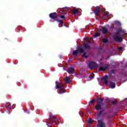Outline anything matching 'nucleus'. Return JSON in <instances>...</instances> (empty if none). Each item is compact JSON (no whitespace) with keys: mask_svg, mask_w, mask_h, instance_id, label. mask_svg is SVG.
I'll return each instance as SVG.
<instances>
[{"mask_svg":"<svg viewBox=\"0 0 127 127\" xmlns=\"http://www.w3.org/2000/svg\"><path fill=\"white\" fill-rule=\"evenodd\" d=\"M97 123H98L99 127H106V124H105V123H104L103 122V120H98L97 121Z\"/></svg>","mask_w":127,"mask_h":127,"instance_id":"f8f14e48","label":"nucleus"},{"mask_svg":"<svg viewBox=\"0 0 127 127\" xmlns=\"http://www.w3.org/2000/svg\"><path fill=\"white\" fill-rule=\"evenodd\" d=\"M119 31H122V30L121 29L119 30Z\"/></svg>","mask_w":127,"mask_h":127,"instance_id":"a19ab883","label":"nucleus"},{"mask_svg":"<svg viewBox=\"0 0 127 127\" xmlns=\"http://www.w3.org/2000/svg\"><path fill=\"white\" fill-rule=\"evenodd\" d=\"M120 33L119 32H114L113 33V38L116 42H122L123 37H120Z\"/></svg>","mask_w":127,"mask_h":127,"instance_id":"f03ea898","label":"nucleus"},{"mask_svg":"<svg viewBox=\"0 0 127 127\" xmlns=\"http://www.w3.org/2000/svg\"><path fill=\"white\" fill-rule=\"evenodd\" d=\"M119 51H122L123 50V47H120L118 48Z\"/></svg>","mask_w":127,"mask_h":127,"instance_id":"473e14b6","label":"nucleus"},{"mask_svg":"<svg viewBox=\"0 0 127 127\" xmlns=\"http://www.w3.org/2000/svg\"><path fill=\"white\" fill-rule=\"evenodd\" d=\"M99 36H100V34H99V33H96L94 35V37L96 38V37H99Z\"/></svg>","mask_w":127,"mask_h":127,"instance_id":"393cba45","label":"nucleus"},{"mask_svg":"<svg viewBox=\"0 0 127 127\" xmlns=\"http://www.w3.org/2000/svg\"><path fill=\"white\" fill-rule=\"evenodd\" d=\"M56 21H57L58 22H59V24H61L62 26H60V25H59V27H62V26H63V25H64V26H65V24H64V22H63V20H58L57 19V20Z\"/></svg>","mask_w":127,"mask_h":127,"instance_id":"4468645a","label":"nucleus"},{"mask_svg":"<svg viewBox=\"0 0 127 127\" xmlns=\"http://www.w3.org/2000/svg\"><path fill=\"white\" fill-rule=\"evenodd\" d=\"M84 49H88V50H91V46L88 44H84L83 45V48H78V50L79 51V54H82L84 53Z\"/></svg>","mask_w":127,"mask_h":127,"instance_id":"7ed1b4c3","label":"nucleus"},{"mask_svg":"<svg viewBox=\"0 0 127 127\" xmlns=\"http://www.w3.org/2000/svg\"><path fill=\"white\" fill-rule=\"evenodd\" d=\"M101 110L99 111V113L97 114V116L96 119H100L102 115L103 116H106L107 115V112H105V109H101Z\"/></svg>","mask_w":127,"mask_h":127,"instance_id":"0eeeda50","label":"nucleus"},{"mask_svg":"<svg viewBox=\"0 0 127 127\" xmlns=\"http://www.w3.org/2000/svg\"><path fill=\"white\" fill-rule=\"evenodd\" d=\"M49 17L50 18H51V19H54L55 21H56L58 19V15L57 14L56 12L51 13L49 14Z\"/></svg>","mask_w":127,"mask_h":127,"instance_id":"39448f33","label":"nucleus"},{"mask_svg":"<svg viewBox=\"0 0 127 127\" xmlns=\"http://www.w3.org/2000/svg\"><path fill=\"white\" fill-rule=\"evenodd\" d=\"M108 119L109 120H110V119H112V116H111V115H109V116H108Z\"/></svg>","mask_w":127,"mask_h":127,"instance_id":"72a5a7b5","label":"nucleus"},{"mask_svg":"<svg viewBox=\"0 0 127 127\" xmlns=\"http://www.w3.org/2000/svg\"><path fill=\"white\" fill-rule=\"evenodd\" d=\"M109 69V67L108 66H106L104 67H100L99 68V71H103V72H105L106 70H108Z\"/></svg>","mask_w":127,"mask_h":127,"instance_id":"2eb2a0df","label":"nucleus"},{"mask_svg":"<svg viewBox=\"0 0 127 127\" xmlns=\"http://www.w3.org/2000/svg\"><path fill=\"white\" fill-rule=\"evenodd\" d=\"M64 8V9H65V10H66V9H68V8H69V7H65Z\"/></svg>","mask_w":127,"mask_h":127,"instance_id":"c9c22d12","label":"nucleus"},{"mask_svg":"<svg viewBox=\"0 0 127 127\" xmlns=\"http://www.w3.org/2000/svg\"><path fill=\"white\" fill-rule=\"evenodd\" d=\"M108 41V39H106V38H104L102 40V42H103V43H107Z\"/></svg>","mask_w":127,"mask_h":127,"instance_id":"b1692460","label":"nucleus"},{"mask_svg":"<svg viewBox=\"0 0 127 127\" xmlns=\"http://www.w3.org/2000/svg\"><path fill=\"white\" fill-rule=\"evenodd\" d=\"M67 73H68V74H74L75 73V68H74V67H69L67 69V70H66Z\"/></svg>","mask_w":127,"mask_h":127,"instance_id":"9b49d317","label":"nucleus"},{"mask_svg":"<svg viewBox=\"0 0 127 127\" xmlns=\"http://www.w3.org/2000/svg\"><path fill=\"white\" fill-rule=\"evenodd\" d=\"M87 41H88V42H89V43H91V40H90V39H88L87 40Z\"/></svg>","mask_w":127,"mask_h":127,"instance_id":"e433bc0d","label":"nucleus"},{"mask_svg":"<svg viewBox=\"0 0 127 127\" xmlns=\"http://www.w3.org/2000/svg\"><path fill=\"white\" fill-rule=\"evenodd\" d=\"M105 107L106 109H109V105L108 104H105Z\"/></svg>","mask_w":127,"mask_h":127,"instance_id":"2f4dec72","label":"nucleus"},{"mask_svg":"<svg viewBox=\"0 0 127 127\" xmlns=\"http://www.w3.org/2000/svg\"><path fill=\"white\" fill-rule=\"evenodd\" d=\"M111 74H115V69H112L110 71Z\"/></svg>","mask_w":127,"mask_h":127,"instance_id":"cd10ccee","label":"nucleus"},{"mask_svg":"<svg viewBox=\"0 0 127 127\" xmlns=\"http://www.w3.org/2000/svg\"><path fill=\"white\" fill-rule=\"evenodd\" d=\"M82 57L87 59V58H88V56H87V53H86V52L83 53V54L82 55Z\"/></svg>","mask_w":127,"mask_h":127,"instance_id":"4be33fe9","label":"nucleus"},{"mask_svg":"<svg viewBox=\"0 0 127 127\" xmlns=\"http://www.w3.org/2000/svg\"><path fill=\"white\" fill-rule=\"evenodd\" d=\"M27 114H29V112H27Z\"/></svg>","mask_w":127,"mask_h":127,"instance_id":"79ce46f5","label":"nucleus"},{"mask_svg":"<svg viewBox=\"0 0 127 127\" xmlns=\"http://www.w3.org/2000/svg\"><path fill=\"white\" fill-rule=\"evenodd\" d=\"M79 53H80L78 52V50H74L72 53V55H73V56H79Z\"/></svg>","mask_w":127,"mask_h":127,"instance_id":"a211bd4d","label":"nucleus"},{"mask_svg":"<svg viewBox=\"0 0 127 127\" xmlns=\"http://www.w3.org/2000/svg\"><path fill=\"white\" fill-rule=\"evenodd\" d=\"M54 118V119H55V121H58V122H59V120H58L57 119V118H56V116H50V117L49 118V121H50V122H52V123H53V125H56V122H55V121H53V120H52V118Z\"/></svg>","mask_w":127,"mask_h":127,"instance_id":"9d476101","label":"nucleus"},{"mask_svg":"<svg viewBox=\"0 0 127 127\" xmlns=\"http://www.w3.org/2000/svg\"><path fill=\"white\" fill-rule=\"evenodd\" d=\"M59 17H60V18H61V19H62L63 20H66V17L64 15H60Z\"/></svg>","mask_w":127,"mask_h":127,"instance_id":"412c9836","label":"nucleus"},{"mask_svg":"<svg viewBox=\"0 0 127 127\" xmlns=\"http://www.w3.org/2000/svg\"><path fill=\"white\" fill-rule=\"evenodd\" d=\"M114 23H115V24H120V22L118 21H115L114 22Z\"/></svg>","mask_w":127,"mask_h":127,"instance_id":"7c9ffc66","label":"nucleus"},{"mask_svg":"<svg viewBox=\"0 0 127 127\" xmlns=\"http://www.w3.org/2000/svg\"><path fill=\"white\" fill-rule=\"evenodd\" d=\"M112 105H117L118 104V101H117V99H115L114 101H113L112 102Z\"/></svg>","mask_w":127,"mask_h":127,"instance_id":"5701e85b","label":"nucleus"},{"mask_svg":"<svg viewBox=\"0 0 127 127\" xmlns=\"http://www.w3.org/2000/svg\"><path fill=\"white\" fill-rule=\"evenodd\" d=\"M100 10H101V8L99 6H97L94 11L95 15H100Z\"/></svg>","mask_w":127,"mask_h":127,"instance_id":"1a4fd4ad","label":"nucleus"},{"mask_svg":"<svg viewBox=\"0 0 127 127\" xmlns=\"http://www.w3.org/2000/svg\"><path fill=\"white\" fill-rule=\"evenodd\" d=\"M63 70H64V71H65L66 70V69L65 68V67L63 66Z\"/></svg>","mask_w":127,"mask_h":127,"instance_id":"4c0bfd02","label":"nucleus"},{"mask_svg":"<svg viewBox=\"0 0 127 127\" xmlns=\"http://www.w3.org/2000/svg\"><path fill=\"white\" fill-rule=\"evenodd\" d=\"M108 78H109V76L105 75L103 77L101 78V80L104 81V83L105 85H107V84H108V81L107 80Z\"/></svg>","mask_w":127,"mask_h":127,"instance_id":"ddd939ff","label":"nucleus"},{"mask_svg":"<svg viewBox=\"0 0 127 127\" xmlns=\"http://www.w3.org/2000/svg\"><path fill=\"white\" fill-rule=\"evenodd\" d=\"M56 84V89H60V90H64V85L62 82H59L58 81L55 82Z\"/></svg>","mask_w":127,"mask_h":127,"instance_id":"20e7f679","label":"nucleus"},{"mask_svg":"<svg viewBox=\"0 0 127 127\" xmlns=\"http://www.w3.org/2000/svg\"><path fill=\"white\" fill-rule=\"evenodd\" d=\"M109 16V14L108 13H106L103 16V18H106Z\"/></svg>","mask_w":127,"mask_h":127,"instance_id":"a878e982","label":"nucleus"},{"mask_svg":"<svg viewBox=\"0 0 127 127\" xmlns=\"http://www.w3.org/2000/svg\"><path fill=\"white\" fill-rule=\"evenodd\" d=\"M98 65L94 62H91L88 64V67L90 68V70L93 69H96L98 67Z\"/></svg>","mask_w":127,"mask_h":127,"instance_id":"423d86ee","label":"nucleus"},{"mask_svg":"<svg viewBox=\"0 0 127 127\" xmlns=\"http://www.w3.org/2000/svg\"><path fill=\"white\" fill-rule=\"evenodd\" d=\"M92 119H90L88 120V124H92Z\"/></svg>","mask_w":127,"mask_h":127,"instance_id":"c756f323","label":"nucleus"},{"mask_svg":"<svg viewBox=\"0 0 127 127\" xmlns=\"http://www.w3.org/2000/svg\"><path fill=\"white\" fill-rule=\"evenodd\" d=\"M96 101L97 103V104L95 105V109L96 111H100V110H102V103L104 102V98H100L99 97H97L96 99Z\"/></svg>","mask_w":127,"mask_h":127,"instance_id":"f257e3e1","label":"nucleus"},{"mask_svg":"<svg viewBox=\"0 0 127 127\" xmlns=\"http://www.w3.org/2000/svg\"><path fill=\"white\" fill-rule=\"evenodd\" d=\"M64 93H65V91H64L62 90H61L59 94H64Z\"/></svg>","mask_w":127,"mask_h":127,"instance_id":"c85d7f7f","label":"nucleus"},{"mask_svg":"<svg viewBox=\"0 0 127 127\" xmlns=\"http://www.w3.org/2000/svg\"><path fill=\"white\" fill-rule=\"evenodd\" d=\"M110 87L111 89H115L116 88V83L111 81L110 83Z\"/></svg>","mask_w":127,"mask_h":127,"instance_id":"f3484780","label":"nucleus"},{"mask_svg":"<svg viewBox=\"0 0 127 127\" xmlns=\"http://www.w3.org/2000/svg\"><path fill=\"white\" fill-rule=\"evenodd\" d=\"M6 113L8 114V115H9L10 114V112L8 111L6 112Z\"/></svg>","mask_w":127,"mask_h":127,"instance_id":"58836bf2","label":"nucleus"},{"mask_svg":"<svg viewBox=\"0 0 127 127\" xmlns=\"http://www.w3.org/2000/svg\"><path fill=\"white\" fill-rule=\"evenodd\" d=\"M8 107H9L10 108H11V105L10 103L8 104Z\"/></svg>","mask_w":127,"mask_h":127,"instance_id":"f704fd0d","label":"nucleus"},{"mask_svg":"<svg viewBox=\"0 0 127 127\" xmlns=\"http://www.w3.org/2000/svg\"><path fill=\"white\" fill-rule=\"evenodd\" d=\"M99 31H102V34H104V35L109 33V30H108V28L106 26L102 27V29H100Z\"/></svg>","mask_w":127,"mask_h":127,"instance_id":"6e6552de","label":"nucleus"},{"mask_svg":"<svg viewBox=\"0 0 127 127\" xmlns=\"http://www.w3.org/2000/svg\"><path fill=\"white\" fill-rule=\"evenodd\" d=\"M71 11H72V14H78L79 13V10L77 9L71 10Z\"/></svg>","mask_w":127,"mask_h":127,"instance_id":"6ab92c4d","label":"nucleus"},{"mask_svg":"<svg viewBox=\"0 0 127 127\" xmlns=\"http://www.w3.org/2000/svg\"><path fill=\"white\" fill-rule=\"evenodd\" d=\"M95 101H96V99H93L92 100H91L90 102H89V104L90 106L95 105Z\"/></svg>","mask_w":127,"mask_h":127,"instance_id":"aec40b11","label":"nucleus"},{"mask_svg":"<svg viewBox=\"0 0 127 127\" xmlns=\"http://www.w3.org/2000/svg\"><path fill=\"white\" fill-rule=\"evenodd\" d=\"M94 77H95V74H92L90 76V79L92 80V79H94Z\"/></svg>","mask_w":127,"mask_h":127,"instance_id":"bb28decb","label":"nucleus"},{"mask_svg":"<svg viewBox=\"0 0 127 127\" xmlns=\"http://www.w3.org/2000/svg\"><path fill=\"white\" fill-rule=\"evenodd\" d=\"M112 29H114V27H111V28Z\"/></svg>","mask_w":127,"mask_h":127,"instance_id":"ea45409f","label":"nucleus"},{"mask_svg":"<svg viewBox=\"0 0 127 127\" xmlns=\"http://www.w3.org/2000/svg\"><path fill=\"white\" fill-rule=\"evenodd\" d=\"M64 80L66 84H70L71 82V78L69 77H66Z\"/></svg>","mask_w":127,"mask_h":127,"instance_id":"dca6fc26","label":"nucleus"}]
</instances>
